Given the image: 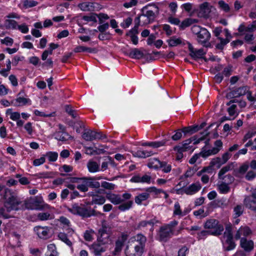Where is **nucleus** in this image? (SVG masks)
<instances>
[{
	"label": "nucleus",
	"mask_w": 256,
	"mask_h": 256,
	"mask_svg": "<svg viewBox=\"0 0 256 256\" xmlns=\"http://www.w3.org/2000/svg\"><path fill=\"white\" fill-rule=\"evenodd\" d=\"M107 246L102 245L101 243L98 242L94 243L92 244V249L94 253L96 256H100L102 253L106 250Z\"/></svg>",
	"instance_id": "24"
},
{
	"label": "nucleus",
	"mask_w": 256,
	"mask_h": 256,
	"mask_svg": "<svg viewBox=\"0 0 256 256\" xmlns=\"http://www.w3.org/2000/svg\"><path fill=\"white\" fill-rule=\"evenodd\" d=\"M46 156L50 162H55L56 160L58 157V154L56 152H50L46 154Z\"/></svg>",
	"instance_id": "53"
},
{
	"label": "nucleus",
	"mask_w": 256,
	"mask_h": 256,
	"mask_svg": "<svg viewBox=\"0 0 256 256\" xmlns=\"http://www.w3.org/2000/svg\"><path fill=\"white\" fill-rule=\"evenodd\" d=\"M210 36V32L204 28L197 35L198 42L200 44L207 43L209 41Z\"/></svg>",
	"instance_id": "15"
},
{
	"label": "nucleus",
	"mask_w": 256,
	"mask_h": 256,
	"mask_svg": "<svg viewBox=\"0 0 256 256\" xmlns=\"http://www.w3.org/2000/svg\"><path fill=\"white\" fill-rule=\"evenodd\" d=\"M146 238L142 234H138L130 238L126 246V256H142L144 252Z\"/></svg>",
	"instance_id": "1"
},
{
	"label": "nucleus",
	"mask_w": 256,
	"mask_h": 256,
	"mask_svg": "<svg viewBox=\"0 0 256 256\" xmlns=\"http://www.w3.org/2000/svg\"><path fill=\"white\" fill-rule=\"evenodd\" d=\"M126 36H129L130 38V41L132 44L134 45H137L138 43V38L136 34H128L126 33Z\"/></svg>",
	"instance_id": "59"
},
{
	"label": "nucleus",
	"mask_w": 256,
	"mask_h": 256,
	"mask_svg": "<svg viewBox=\"0 0 256 256\" xmlns=\"http://www.w3.org/2000/svg\"><path fill=\"white\" fill-rule=\"evenodd\" d=\"M210 4L205 2L200 4L199 6L200 10V12L204 13V14H208L210 11Z\"/></svg>",
	"instance_id": "42"
},
{
	"label": "nucleus",
	"mask_w": 256,
	"mask_h": 256,
	"mask_svg": "<svg viewBox=\"0 0 256 256\" xmlns=\"http://www.w3.org/2000/svg\"><path fill=\"white\" fill-rule=\"evenodd\" d=\"M97 240L104 246L112 244V240L110 237V228L102 225L98 230Z\"/></svg>",
	"instance_id": "5"
},
{
	"label": "nucleus",
	"mask_w": 256,
	"mask_h": 256,
	"mask_svg": "<svg viewBox=\"0 0 256 256\" xmlns=\"http://www.w3.org/2000/svg\"><path fill=\"white\" fill-rule=\"evenodd\" d=\"M68 210L74 214H78L84 218H89L96 214V212L90 208L80 206L76 204H73L72 208H68Z\"/></svg>",
	"instance_id": "3"
},
{
	"label": "nucleus",
	"mask_w": 256,
	"mask_h": 256,
	"mask_svg": "<svg viewBox=\"0 0 256 256\" xmlns=\"http://www.w3.org/2000/svg\"><path fill=\"white\" fill-rule=\"evenodd\" d=\"M198 126H192L188 127H184L182 130L184 134H192L198 131Z\"/></svg>",
	"instance_id": "37"
},
{
	"label": "nucleus",
	"mask_w": 256,
	"mask_h": 256,
	"mask_svg": "<svg viewBox=\"0 0 256 256\" xmlns=\"http://www.w3.org/2000/svg\"><path fill=\"white\" fill-rule=\"evenodd\" d=\"M147 6H146L142 10L141 16L146 18L148 22L151 23L153 22L156 17L155 12L152 10H146Z\"/></svg>",
	"instance_id": "20"
},
{
	"label": "nucleus",
	"mask_w": 256,
	"mask_h": 256,
	"mask_svg": "<svg viewBox=\"0 0 256 256\" xmlns=\"http://www.w3.org/2000/svg\"><path fill=\"white\" fill-rule=\"evenodd\" d=\"M124 54L129 58L134 60H140L145 56L143 52L138 48H133L126 52Z\"/></svg>",
	"instance_id": "14"
},
{
	"label": "nucleus",
	"mask_w": 256,
	"mask_h": 256,
	"mask_svg": "<svg viewBox=\"0 0 256 256\" xmlns=\"http://www.w3.org/2000/svg\"><path fill=\"white\" fill-rule=\"evenodd\" d=\"M196 22L194 19L191 18H186L184 20L180 25V30H184L185 28L190 26L194 24V22Z\"/></svg>",
	"instance_id": "34"
},
{
	"label": "nucleus",
	"mask_w": 256,
	"mask_h": 256,
	"mask_svg": "<svg viewBox=\"0 0 256 256\" xmlns=\"http://www.w3.org/2000/svg\"><path fill=\"white\" fill-rule=\"evenodd\" d=\"M220 7L225 12H228L230 10L229 5L226 3L224 0H220L218 2Z\"/></svg>",
	"instance_id": "60"
},
{
	"label": "nucleus",
	"mask_w": 256,
	"mask_h": 256,
	"mask_svg": "<svg viewBox=\"0 0 256 256\" xmlns=\"http://www.w3.org/2000/svg\"><path fill=\"white\" fill-rule=\"evenodd\" d=\"M58 130L56 131L54 134L56 139L59 141L65 142L70 139L72 136L66 132V127L61 124H58Z\"/></svg>",
	"instance_id": "9"
},
{
	"label": "nucleus",
	"mask_w": 256,
	"mask_h": 256,
	"mask_svg": "<svg viewBox=\"0 0 256 256\" xmlns=\"http://www.w3.org/2000/svg\"><path fill=\"white\" fill-rule=\"evenodd\" d=\"M240 246L246 252H250L254 248V242L250 240H248L245 238H240Z\"/></svg>",
	"instance_id": "22"
},
{
	"label": "nucleus",
	"mask_w": 256,
	"mask_h": 256,
	"mask_svg": "<svg viewBox=\"0 0 256 256\" xmlns=\"http://www.w3.org/2000/svg\"><path fill=\"white\" fill-rule=\"evenodd\" d=\"M58 238L60 240L64 242L68 246H72V242L68 238L67 234L64 232H60L58 234Z\"/></svg>",
	"instance_id": "41"
},
{
	"label": "nucleus",
	"mask_w": 256,
	"mask_h": 256,
	"mask_svg": "<svg viewBox=\"0 0 256 256\" xmlns=\"http://www.w3.org/2000/svg\"><path fill=\"white\" fill-rule=\"evenodd\" d=\"M245 206L256 213V200L253 198L252 194L246 196L244 200Z\"/></svg>",
	"instance_id": "16"
},
{
	"label": "nucleus",
	"mask_w": 256,
	"mask_h": 256,
	"mask_svg": "<svg viewBox=\"0 0 256 256\" xmlns=\"http://www.w3.org/2000/svg\"><path fill=\"white\" fill-rule=\"evenodd\" d=\"M38 4V2L34 0H25L24 2L23 6L26 8L34 7Z\"/></svg>",
	"instance_id": "51"
},
{
	"label": "nucleus",
	"mask_w": 256,
	"mask_h": 256,
	"mask_svg": "<svg viewBox=\"0 0 256 256\" xmlns=\"http://www.w3.org/2000/svg\"><path fill=\"white\" fill-rule=\"evenodd\" d=\"M169 46L174 47L178 45L182 44L184 45V42L182 43V39L180 38H177L176 36H172L170 39L166 40Z\"/></svg>",
	"instance_id": "26"
},
{
	"label": "nucleus",
	"mask_w": 256,
	"mask_h": 256,
	"mask_svg": "<svg viewBox=\"0 0 256 256\" xmlns=\"http://www.w3.org/2000/svg\"><path fill=\"white\" fill-rule=\"evenodd\" d=\"M101 186L103 188L109 190H113L116 188V186L114 184L106 181L102 182Z\"/></svg>",
	"instance_id": "58"
},
{
	"label": "nucleus",
	"mask_w": 256,
	"mask_h": 256,
	"mask_svg": "<svg viewBox=\"0 0 256 256\" xmlns=\"http://www.w3.org/2000/svg\"><path fill=\"white\" fill-rule=\"evenodd\" d=\"M160 162L161 161L158 158H151L149 159L147 166L149 168L158 170L160 166Z\"/></svg>",
	"instance_id": "30"
},
{
	"label": "nucleus",
	"mask_w": 256,
	"mask_h": 256,
	"mask_svg": "<svg viewBox=\"0 0 256 256\" xmlns=\"http://www.w3.org/2000/svg\"><path fill=\"white\" fill-rule=\"evenodd\" d=\"M25 95L24 90H20L18 92L17 98L16 99V104L18 106H24L30 102V100L28 98H25L24 96Z\"/></svg>",
	"instance_id": "21"
},
{
	"label": "nucleus",
	"mask_w": 256,
	"mask_h": 256,
	"mask_svg": "<svg viewBox=\"0 0 256 256\" xmlns=\"http://www.w3.org/2000/svg\"><path fill=\"white\" fill-rule=\"evenodd\" d=\"M96 16L97 14L95 13H92L90 16H84L82 18V19L86 22H97L96 20Z\"/></svg>",
	"instance_id": "52"
},
{
	"label": "nucleus",
	"mask_w": 256,
	"mask_h": 256,
	"mask_svg": "<svg viewBox=\"0 0 256 256\" xmlns=\"http://www.w3.org/2000/svg\"><path fill=\"white\" fill-rule=\"evenodd\" d=\"M174 232H172L165 225L161 226L158 234V238L160 242H167L173 235Z\"/></svg>",
	"instance_id": "8"
},
{
	"label": "nucleus",
	"mask_w": 256,
	"mask_h": 256,
	"mask_svg": "<svg viewBox=\"0 0 256 256\" xmlns=\"http://www.w3.org/2000/svg\"><path fill=\"white\" fill-rule=\"evenodd\" d=\"M17 28L23 34H27L29 30L28 26L24 23L18 25Z\"/></svg>",
	"instance_id": "64"
},
{
	"label": "nucleus",
	"mask_w": 256,
	"mask_h": 256,
	"mask_svg": "<svg viewBox=\"0 0 256 256\" xmlns=\"http://www.w3.org/2000/svg\"><path fill=\"white\" fill-rule=\"evenodd\" d=\"M232 163H231L230 164L224 166L218 172V178H222V176H224V174L231 170L232 168Z\"/></svg>",
	"instance_id": "44"
},
{
	"label": "nucleus",
	"mask_w": 256,
	"mask_h": 256,
	"mask_svg": "<svg viewBox=\"0 0 256 256\" xmlns=\"http://www.w3.org/2000/svg\"><path fill=\"white\" fill-rule=\"evenodd\" d=\"M10 212H7L6 209L4 205L3 206L0 207V217L4 219H8L12 216L8 214Z\"/></svg>",
	"instance_id": "49"
},
{
	"label": "nucleus",
	"mask_w": 256,
	"mask_h": 256,
	"mask_svg": "<svg viewBox=\"0 0 256 256\" xmlns=\"http://www.w3.org/2000/svg\"><path fill=\"white\" fill-rule=\"evenodd\" d=\"M218 39H219L220 42V43L216 44V49L220 50H222L224 48V46L230 42L229 38H223L221 37H218Z\"/></svg>",
	"instance_id": "39"
},
{
	"label": "nucleus",
	"mask_w": 256,
	"mask_h": 256,
	"mask_svg": "<svg viewBox=\"0 0 256 256\" xmlns=\"http://www.w3.org/2000/svg\"><path fill=\"white\" fill-rule=\"evenodd\" d=\"M151 178V176L148 174H144L142 176L140 175H136L131 178L130 181L132 182L150 184Z\"/></svg>",
	"instance_id": "19"
},
{
	"label": "nucleus",
	"mask_w": 256,
	"mask_h": 256,
	"mask_svg": "<svg viewBox=\"0 0 256 256\" xmlns=\"http://www.w3.org/2000/svg\"><path fill=\"white\" fill-rule=\"evenodd\" d=\"M176 133L172 136V139L173 140L176 141L180 140L182 136L183 132L182 129H178L175 131Z\"/></svg>",
	"instance_id": "61"
},
{
	"label": "nucleus",
	"mask_w": 256,
	"mask_h": 256,
	"mask_svg": "<svg viewBox=\"0 0 256 256\" xmlns=\"http://www.w3.org/2000/svg\"><path fill=\"white\" fill-rule=\"evenodd\" d=\"M128 238L127 234L122 233V235L118 238L115 243L114 254H117L120 253L124 246V242L126 241Z\"/></svg>",
	"instance_id": "13"
},
{
	"label": "nucleus",
	"mask_w": 256,
	"mask_h": 256,
	"mask_svg": "<svg viewBox=\"0 0 256 256\" xmlns=\"http://www.w3.org/2000/svg\"><path fill=\"white\" fill-rule=\"evenodd\" d=\"M36 176L38 178H52L54 176V172H39L36 174Z\"/></svg>",
	"instance_id": "36"
},
{
	"label": "nucleus",
	"mask_w": 256,
	"mask_h": 256,
	"mask_svg": "<svg viewBox=\"0 0 256 256\" xmlns=\"http://www.w3.org/2000/svg\"><path fill=\"white\" fill-rule=\"evenodd\" d=\"M132 154L134 157L144 158L153 155L154 153L151 150H138L132 152Z\"/></svg>",
	"instance_id": "23"
},
{
	"label": "nucleus",
	"mask_w": 256,
	"mask_h": 256,
	"mask_svg": "<svg viewBox=\"0 0 256 256\" xmlns=\"http://www.w3.org/2000/svg\"><path fill=\"white\" fill-rule=\"evenodd\" d=\"M56 247L54 244H50L47 246V250L45 253V256H55L58 255Z\"/></svg>",
	"instance_id": "27"
},
{
	"label": "nucleus",
	"mask_w": 256,
	"mask_h": 256,
	"mask_svg": "<svg viewBox=\"0 0 256 256\" xmlns=\"http://www.w3.org/2000/svg\"><path fill=\"white\" fill-rule=\"evenodd\" d=\"M18 22L14 20L6 19L4 22V26L7 30L17 28Z\"/></svg>",
	"instance_id": "31"
},
{
	"label": "nucleus",
	"mask_w": 256,
	"mask_h": 256,
	"mask_svg": "<svg viewBox=\"0 0 256 256\" xmlns=\"http://www.w3.org/2000/svg\"><path fill=\"white\" fill-rule=\"evenodd\" d=\"M24 210H42L44 209L43 200L38 197L30 198L24 202Z\"/></svg>",
	"instance_id": "6"
},
{
	"label": "nucleus",
	"mask_w": 256,
	"mask_h": 256,
	"mask_svg": "<svg viewBox=\"0 0 256 256\" xmlns=\"http://www.w3.org/2000/svg\"><path fill=\"white\" fill-rule=\"evenodd\" d=\"M82 137L86 141H92L106 138V136L100 132H96L90 129H84Z\"/></svg>",
	"instance_id": "7"
},
{
	"label": "nucleus",
	"mask_w": 256,
	"mask_h": 256,
	"mask_svg": "<svg viewBox=\"0 0 256 256\" xmlns=\"http://www.w3.org/2000/svg\"><path fill=\"white\" fill-rule=\"evenodd\" d=\"M218 190L221 194H226L230 192V188L228 184L222 182V183L218 186Z\"/></svg>",
	"instance_id": "46"
},
{
	"label": "nucleus",
	"mask_w": 256,
	"mask_h": 256,
	"mask_svg": "<svg viewBox=\"0 0 256 256\" xmlns=\"http://www.w3.org/2000/svg\"><path fill=\"white\" fill-rule=\"evenodd\" d=\"M0 42L2 44H4L6 46H11L14 43V40L10 37L6 36L4 39L0 40Z\"/></svg>",
	"instance_id": "63"
},
{
	"label": "nucleus",
	"mask_w": 256,
	"mask_h": 256,
	"mask_svg": "<svg viewBox=\"0 0 256 256\" xmlns=\"http://www.w3.org/2000/svg\"><path fill=\"white\" fill-rule=\"evenodd\" d=\"M160 166L159 168L162 169V171L164 173H168L171 171L172 166L170 164H168L166 162H161Z\"/></svg>",
	"instance_id": "43"
},
{
	"label": "nucleus",
	"mask_w": 256,
	"mask_h": 256,
	"mask_svg": "<svg viewBox=\"0 0 256 256\" xmlns=\"http://www.w3.org/2000/svg\"><path fill=\"white\" fill-rule=\"evenodd\" d=\"M34 230L40 238L46 240L50 237V228L48 226H36Z\"/></svg>",
	"instance_id": "11"
},
{
	"label": "nucleus",
	"mask_w": 256,
	"mask_h": 256,
	"mask_svg": "<svg viewBox=\"0 0 256 256\" xmlns=\"http://www.w3.org/2000/svg\"><path fill=\"white\" fill-rule=\"evenodd\" d=\"M186 212H182L180 204L178 202H176L174 205V214L183 216L186 215Z\"/></svg>",
	"instance_id": "48"
},
{
	"label": "nucleus",
	"mask_w": 256,
	"mask_h": 256,
	"mask_svg": "<svg viewBox=\"0 0 256 256\" xmlns=\"http://www.w3.org/2000/svg\"><path fill=\"white\" fill-rule=\"evenodd\" d=\"M41 66L42 68H46L47 70L52 68L54 66V62L52 58H48L44 62L42 63Z\"/></svg>",
	"instance_id": "50"
},
{
	"label": "nucleus",
	"mask_w": 256,
	"mask_h": 256,
	"mask_svg": "<svg viewBox=\"0 0 256 256\" xmlns=\"http://www.w3.org/2000/svg\"><path fill=\"white\" fill-rule=\"evenodd\" d=\"M87 168L90 172L94 173L100 170V165L96 162L89 160L87 163Z\"/></svg>",
	"instance_id": "28"
},
{
	"label": "nucleus",
	"mask_w": 256,
	"mask_h": 256,
	"mask_svg": "<svg viewBox=\"0 0 256 256\" xmlns=\"http://www.w3.org/2000/svg\"><path fill=\"white\" fill-rule=\"evenodd\" d=\"M226 242L228 245L226 248L227 250H230L235 248L236 244L233 240V238H226Z\"/></svg>",
	"instance_id": "57"
},
{
	"label": "nucleus",
	"mask_w": 256,
	"mask_h": 256,
	"mask_svg": "<svg viewBox=\"0 0 256 256\" xmlns=\"http://www.w3.org/2000/svg\"><path fill=\"white\" fill-rule=\"evenodd\" d=\"M202 188V186L200 182L193 183L190 185L182 189L177 190V194H181L182 192L188 195H192L198 192Z\"/></svg>",
	"instance_id": "10"
},
{
	"label": "nucleus",
	"mask_w": 256,
	"mask_h": 256,
	"mask_svg": "<svg viewBox=\"0 0 256 256\" xmlns=\"http://www.w3.org/2000/svg\"><path fill=\"white\" fill-rule=\"evenodd\" d=\"M204 228L210 230L211 235L218 236L220 235L224 230V226L216 219L207 220L204 224Z\"/></svg>",
	"instance_id": "4"
},
{
	"label": "nucleus",
	"mask_w": 256,
	"mask_h": 256,
	"mask_svg": "<svg viewBox=\"0 0 256 256\" xmlns=\"http://www.w3.org/2000/svg\"><path fill=\"white\" fill-rule=\"evenodd\" d=\"M3 190L4 193L3 197L5 200L4 206L7 212L24 210V202L15 196L10 189L5 188L4 185L0 184V195H2Z\"/></svg>",
	"instance_id": "2"
},
{
	"label": "nucleus",
	"mask_w": 256,
	"mask_h": 256,
	"mask_svg": "<svg viewBox=\"0 0 256 256\" xmlns=\"http://www.w3.org/2000/svg\"><path fill=\"white\" fill-rule=\"evenodd\" d=\"M187 148L184 146H176L174 148V150L177 152L176 160H180L183 157L182 152L185 150Z\"/></svg>",
	"instance_id": "40"
},
{
	"label": "nucleus",
	"mask_w": 256,
	"mask_h": 256,
	"mask_svg": "<svg viewBox=\"0 0 256 256\" xmlns=\"http://www.w3.org/2000/svg\"><path fill=\"white\" fill-rule=\"evenodd\" d=\"M150 197V194L148 192L140 194L135 197V202L138 204H141L142 202L148 200Z\"/></svg>",
	"instance_id": "32"
},
{
	"label": "nucleus",
	"mask_w": 256,
	"mask_h": 256,
	"mask_svg": "<svg viewBox=\"0 0 256 256\" xmlns=\"http://www.w3.org/2000/svg\"><path fill=\"white\" fill-rule=\"evenodd\" d=\"M80 180H84L88 188V187L93 188H98L100 186V183L98 182H95L92 177H82L80 178Z\"/></svg>",
	"instance_id": "18"
},
{
	"label": "nucleus",
	"mask_w": 256,
	"mask_h": 256,
	"mask_svg": "<svg viewBox=\"0 0 256 256\" xmlns=\"http://www.w3.org/2000/svg\"><path fill=\"white\" fill-rule=\"evenodd\" d=\"M210 164L212 167L216 166L218 168H220L221 166L224 164L221 158L218 157L213 158Z\"/></svg>",
	"instance_id": "47"
},
{
	"label": "nucleus",
	"mask_w": 256,
	"mask_h": 256,
	"mask_svg": "<svg viewBox=\"0 0 256 256\" xmlns=\"http://www.w3.org/2000/svg\"><path fill=\"white\" fill-rule=\"evenodd\" d=\"M223 180L222 182H226L228 184H232L234 181V178L232 175L228 174L222 176V178H218Z\"/></svg>",
	"instance_id": "55"
},
{
	"label": "nucleus",
	"mask_w": 256,
	"mask_h": 256,
	"mask_svg": "<svg viewBox=\"0 0 256 256\" xmlns=\"http://www.w3.org/2000/svg\"><path fill=\"white\" fill-rule=\"evenodd\" d=\"M92 196V203L98 205H102L106 202V198L102 195L94 194L92 192L90 194Z\"/></svg>",
	"instance_id": "25"
},
{
	"label": "nucleus",
	"mask_w": 256,
	"mask_h": 256,
	"mask_svg": "<svg viewBox=\"0 0 256 256\" xmlns=\"http://www.w3.org/2000/svg\"><path fill=\"white\" fill-rule=\"evenodd\" d=\"M50 214L49 212H40L37 214V218L41 221L46 220L50 218Z\"/></svg>",
	"instance_id": "54"
},
{
	"label": "nucleus",
	"mask_w": 256,
	"mask_h": 256,
	"mask_svg": "<svg viewBox=\"0 0 256 256\" xmlns=\"http://www.w3.org/2000/svg\"><path fill=\"white\" fill-rule=\"evenodd\" d=\"M75 53H79L82 52H88V53H94L95 48L89 47H86L82 46H76L73 50Z\"/></svg>",
	"instance_id": "29"
},
{
	"label": "nucleus",
	"mask_w": 256,
	"mask_h": 256,
	"mask_svg": "<svg viewBox=\"0 0 256 256\" xmlns=\"http://www.w3.org/2000/svg\"><path fill=\"white\" fill-rule=\"evenodd\" d=\"M186 43L188 44V48L190 52V55L193 59L196 60V59L200 58H202V56H205L206 54V52H204L203 48L196 50H194L191 43L188 42H187Z\"/></svg>",
	"instance_id": "12"
},
{
	"label": "nucleus",
	"mask_w": 256,
	"mask_h": 256,
	"mask_svg": "<svg viewBox=\"0 0 256 256\" xmlns=\"http://www.w3.org/2000/svg\"><path fill=\"white\" fill-rule=\"evenodd\" d=\"M59 220L62 224L68 227L67 230H68V234H69L70 235H72L74 232L72 229L69 228L70 224V220L67 218L62 216L60 218Z\"/></svg>",
	"instance_id": "38"
},
{
	"label": "nucleus",
	"mask_w": 256,
	"mask_h": 256,
	"mask_svg": "<svg viewBox=\"0 0 256 256\" xmlns=\"http://www.w3.org/2000/svg\"><path fill=\"white\" fill-rule=\"evenodd\" d=\"M244 210V206L241 204L236 206L234 208V218H236L242 214Z\"/></svg>",
	"instance_id": "35"
},
{
	"label": "nucleus",
	"mask_w": 256,
	"mask_h": 256,
	"mask_svg": "<svg viewBox=\"0 0 256 256\" xmlns=\"http://www.w3.org/2000/svg\"><path fill=\"white\" fill-rule=\"evenodd\" d=\"M224 236L226 238H233L232 233V226L228 224L226 226V230L224 234Z\"/></svg>",
	"instance_id": "45"
},
{
	"label": "nucleus",
	"mask_w": 256,
	"mask_h": 256,
	"mask_svg": "<svg viewBox=\"0 0 256 256\" xmlns=\"http://www.w3.org/2000/svg\"><path fill=\"white\" fill-rule=\"evenodd\" d=\"M222 74L226 77H229L232 74V66L228 65L224 68Z\"/></svg>",
	"instance_id": "62"
},
{
	"label": "nucleus",
	"mask_w": 256,
	"mask_h": 256,
	"mask_svg": "<svg viewBox=\"0 0 256 256\" xmlns=\"http://www.w3.org/2000/svg\"><path fill=\"white\" fill-rule=\"evenodd\" d=\"M106 198L114 204H118L124 202V200L120 194H116L110 192H106Z\"/></svg>",
	"instance_id": "17"
},
{
	"label": "nucleus",
	"mask_w": 256,
	"mask_h": 256,
	"mask_svg": "<svg viewBox=\"0 0 256 256\" xmlns=\"http://www.w3.org/2000/svg\"><path fill=\"white\" fill-rule=\"evenodd\" d=\"M133 202L132 200H128L126 202H122L118 206V209L121 211L124 212L130 209L132 206Z\"/></svg>",
	"instance_id": "33"
},
{
	"label": "nucleus",
	"mask_w": 256,
	"mask_h": 256,
	"mask_svg": "<svg viewBox=\"0 0 256 256\" xmlns=\"http://www.w3.org/2000/svg\"><path fill=\"white\" fill-rule=\"evenodd\" d=\"M166 140H162L161 141L158 142H150L149 144V146H151L154 148H158L159 147H160L162 146H163L165 145L166 144Z\"/></svg>",
	"instance_id": "56"
}]
</instances>
